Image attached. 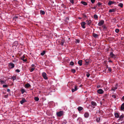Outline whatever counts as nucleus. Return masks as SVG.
Wrapping results in <instances>:
<instances>
[{
	"mask_svg": "<svg viewBox=\"0 0 124 124\" xmlns=\"http://www.w3.org/2000/svg\"><path fill=\"white\" fill-rule=\"evenodd\" d=\"M118 6L121 7V8H122L123 6V4L121 3H120L118 4Z\"/></svg>",
	"mask_w": 124,
	"mask_h": 124,
	"instance_id": "obj_26",
	"label": "nucleus"
},
{
	"mask_svg": "<svg viewBox=\"0 0 124 124\" xmlns=\"http://www.w3.org/2000/svg\"><path fill=\"white\" fill-rule=\"evenodd\" d=\"M8 85H3V88L7 87H8Z\"/></svg>",
	"mask_w": 124,
	"mask_h": 124,
	"instance_id": "obj_35",
	"label": "nucleus"
},
{
	"mask_svg": "<svg viewBox=\"0 0 124 124\" xmlns=\"http://www.w3.org/2000/svg\"><path fill=\"white\" fill-rule=\"evenodd\" d=\"M74 63L73 62L71 61L70 63V65H73L74 64Z\"/></svg>",
	"mask_w": 124,
	"mask_h": 124,
	"instance_id": "obj_34",
	"label": "nucleus"
},
{
	"mask_svg": "<svg viewBox=\"0 0 124 124\" xmlns=\"http://www.w3.org/2000/svg\"><path fill=\"white\" fill-rule=\"evenodd\" d=\"M71 72L73 73H74L76 72V70L75 69H72L71 70Z\"/></svg>",
	"mask_w": 124,
	"mask_h": 124,
	"instance_id": "obj_37",
	"label": "nucleus"
},
{
	"mask_svg": "<svg viewBox=\"0 0 124 124\" xmlns=\"http://www.w3.org/2000/svg\"><path fill=\"white\" fill-rule=\"evenodd\" d=\"M106 68H108V69L109 67H108V65H107L106 66Z\"/></svg>",
	"mask_w": 124,
	"mask_h": 124,
	"instance_id": "obj_62",
	"label": "nucleus"
},
{
	"mask_svg": "<svg viewBox=\"0 0 124 124\" xmlns=\"http://www.w3.org/2000/svg\"><path fill=\"white\" fill-rule=\"evenodd\" d=\"M104 21L103 20H101L98 23V25L99 26H101L104 23Z\"/></svg>",
	"mask_w": 124,
	"mask_h": 124,
	"instance_id": "obj_4",
	"label": "nucleus"
},
{
	"mask_svg": "<svg viewBox=\"0 0 124 124\" xmlns=\"http://www.w3.org/2000/svg\"><path fill=\"white\" fill-rule=\"evenodd\" d=\"M76 41L78 43H79L80 42V40L78 39H77L76 40Z\"/></svg>",
	"mask_w": 124,
	"mask_h": 124,
	"instance_id": "obj_52",
	"label": "nucleus"
},
{
	"mask_svg": "<svg viewBox=\"0 0 124 124\" xmlns=\"http://www.w3.org/2000/svg\"><path fill=\"white\" fill-rule=\"evenodd\" d=\"M116 8H113L112 9H110L109 10V12H114L116 11Z\"/></svg>",
	"mask_w": 124,
	"mask_h": 124,
	"instance_id": "obj_13",
	"label": "nucleus"
},
{
	"mask_svg": "<svg viewBox=\"0 0 124 124\" xmlns=\"http://www.w3.org/2000/svg\"><path fill=\"white\" fill-rule=\"evenodd\" d=\"M81 3L85 6H86L87 5V3L86 2L84 1H81Z\"/></svg>",
	"mask_w": 124,
	"mask_h": 124,
	"instance_id": "obj_16",
	"label": "nucleus"
},
{
	"mask_svg": "<svg viewBox=\"0 0 124 124\" xmlns=\"http://www.w3.org/2000/svg\"><path fill=\"white\" fill-rule=\"evenodd\" d=\"M86 76L87 77H89L90 76V74L88 73H87L86 75Z\"/></svg>",
	"mask_w": 124,
	"mask_h": 124,
	"instance_id": "obj_45",
	"label": "nucleus"
},
{
	"mask_svg": "<svg viewBox=\"0 0 124 124\" xmlns=\"http://www.w3.org/2000/svg\"><path fill=\"white\" fill-rule=\"evenodd\" d=\"M31 67H36V66H35V65H34V64H32L31 65Z\"/></svg>",
	"mask_w": 124,
	"mask_h": 124,
	"instance_id": "obj_53",
	"label": "nucleus"
},
{
	"mask_svg": "<svg viewBox=\"0 0 124 124\" xmlns=\"http://www.w3.org/2000/svg\"><path fill=\"white\" fill-rule=\"evenodd\" d=\"M115 124H124V121L123 122H122L121 124H120L119 123H116Z\"/></svg>",
	"mask_w": 124,
	"mask_h": 124,
	"instance_id": "obj_49",
	"label": "nucleus"
},
{
	"mask_svg": "<svg viewBox=\"0 0 124 124\" xmlns=\"http://www.w3.org/2000/svg\"><path fill=\"white\" fill-rule=\"evenodd\" d=\"M18 16H15L14 17V20H16L17 18H18Z\"/></svg>",
	"mask_w": 124,
	"mask_h": 124,
	"instance_id": "obj_43",
	"label": "nucleus"
},
{
	"mask_svg": "<svg viewBox=\"0 0 124 124\" xmlns=\"http://www.w3.org/2000/svg\"><path fill=\"white\" fill-rule=\"evenodd\" d=\"M86 24L87 25L90 26L91 24L92 21L91 20H87L86 21Z\"/></svg>",
	"mask_w": 124,
	"mask_h": 124,
	"instance_id": "obj_6",
	"label": "nucleus"
},
{
	"mask_svg": "<svg viewBox=\"0 0 124 124\" xmlns=\"http://www.w3.org/2000/svg\"><path fill=\"white\" fill-rule=\"evenodd\" d=\"M91 1L92 4H93L95 1V0H91Z\"/></svg>",
	"mask_w": 124,
	"mask_h": 124,
	"instance_id": "obj_44",
	"label": "nucleus"
},
{
	"mask_svg": "<svg viewBox=\"0 0 124 124\" xmlns=\"http://www.w3.org/2000/svg\"><path fill=\"white\" fill-rule=\"evenodd\" d=\"M93 36L95 38H96L98 36V35L95 33H94L93 34Z\"/></svg>",
	"mask_w": 124,
	"mask_h": 124,
	"instance_id": "obj_25",
	"label": "nucleus"
},
{
	"mask_svg": "<svg viewBox=\"0 0 124 124\" xmlns=\"http://www.w3.org/2000/svg\"><path fill=\"white\" fill-rule=\"evenodd\" d=\"M114 3L115 2L114 1L109 0L108 3V4L109 6H110L112 4H114Z\"/></svg>",
	"mask_w": 124,
	"mask_h": 124,
	"instance_id": "obj_12",
	"label": "nucleus"
},
{
	"mask_svg": "<svg viewBox=\"0 0 124 124\" xmlns=\"http://www.w3.org/2000/svg\"><path fill=\"white\" fill-rule=\"evenodd\" d=\"M119 120H123V114L119 116Z\"/></svg>",
	"mask_w": 124,
	"mask_h": 124,
	"instance_id": "obj_21",
	"label": "nucleus"
},
{
	"mask_svg": "<svg viewBox=\"0 0 124 124\" xmlns=\"http://www.w3.org/2000/svg\"><path fill=\"white\" fill-rule=\"evenodd\" d=\"M25 57L24 56H23L21 58V59L22 60V59H24V58Z\"/></svg>",
	"mask_w": 124,
	"mask_h": 124,
	"instance_id": "obj_54",
	"label": "nucleus"
},
{
	"mask_svg": "<svg viewBox=\"0 0 124 124\" xmlns=\"http://www.w3.org/2000/svg\"><path fill=\"white\" fill-rule=\"evenodd\" d=\"M22 60H23V62H26L27 61V59H22Z\"/></svg>",
	"mask_w": 124,
	"mask_h": 124,
	"instance_id": "obj_48",
	"label": "nucleus"
},
{
	"mask_svg": "<svg viewBox=\"0 0 124 124\" xmlns=\"http://www.w3.org/2000/svg\"><path fill=\"white\" fill-rule=\"evenodd\" d=\"M84 116L85 118H87L89 116V114L88 113L86 112L85 113Z\"/></svg>",
	"mask_w": 124,
	"mask_h": 124,
	"instance_id": "obj_14",
	"label": "nucleus"
},
{
	"mask_svg": "<svg viewBox=\"0 0 124 124\" xmlns=\"http://www.w3.org/2000/svg\"><path fill=\"white\" fill-rule=\"evenodd\" d=\"M40 13L41 15H44L45 14V12L44 11L41 10H40Z\"/></svg>",
	"mask_w": 124,
	"mask_h": 124,
	"instance_id": "obj_24",
	"label": "nucleus"
},
{
	"mask_svg": "<svg viewBox=\"0 0 124 124\" xmlns=\"http://www.w3.org/2000/svg\"><path fill=\"white\" fill-rule=\"evenodd\" d=\"M110 55L111 58L115 59L116 58L115 55L113 54L112 52H110Z\"/></svg>",
	"mask_w": 124,
	"mask_h": 124,
	"instance_id": "obj_9",
	"label": "nucleus"
},
{
	"mask_svg": "<svg viewBox=\"0 0 124 124\" xmlns=\"http://www.w3.org/2000/svg\"><path fill=\"white\" fill-rule=\"evenodd\" d=\"M119 30L118 29H116L115 30V32L116 33H118V32L119 31Z\"/></svg>",
	"mask_w": 124,
	"mask_h": 124,
	"instance_id": "obj_39",
	"label": "nucleus"
},
{
	"mask_svg": "<svg viewBox=\"0 0 124 124\" xmlns=\"http://www.w3.org/2000/svg\"><path fill=\"white\" fill-rule=\"evenodd\" d=\"M31 86L30 85L29 83L26 84L25 85V87L26 88H28Z\"/></svg>",
	"mask_w": 124,
	"mask_h": 124,
	"instance_id": "obj_22",
	"label": "nucleus"
},
{
	"mask_svg": "<svg viewBox=\"0 0 124 124\" xmlns=\"http://www.w3.org/2000/svg\"><path fill=\"white\" fill-rule=\"evenodd\" d=\"M85 24L86 23L85 22H82L81 23L82 27L83 28H85Z\"/></svg>",
	"mask_w": 124,
	"mask_h": 124,
	"instance_id": "obj_11",
	"label": "nucleus"
},
{
	"mask_svg": "<svg viewBox=\"0 0 124 124\" xmlns=\"http://www.w3.org/2000/svg\"><path fill=\"white\" fill-rule=\"evenodd\" d=\"M6 82V81H4L2 80H0V82L2 84H4V83H6L5 82Z\"/></svg>",
	"mask_w": 124,
	"mask_h": 124,
	"instance_id": "obj_33",
	"label": "nucleus"
},
{
	"mask_svg": "<svg viewBox=\"0 0 124 124\" xmlns=\"http://www.w3.org/2000/svg\"><path fill=\"white\" fill-rule=\"evenodd\" d=\"M120 114V113L118 112H116L114 113L115 117L116 118H118L119 117Z\"/></svg>",
	"mask_w": 124,
	"mask_h": 124,
	"instance_id": "obj_3",
	"label": "nucleus"
},
{
	"mask_svg": "<svg viewBox=\"0 0 124 124\" xmlns=\"http://www.w3.org/2000/svg\"><path fill=\"white\" fill-rule=\"evenodd\" d=\"M66 20H69V18L68 17H67L66 18Z\"/></svg>",
	"mask_w": 124,
	"mask_h": 124,
	"instance_id": "obj_63",
	"label": "nucleus"
},
{
	"mask_svg": "<svg viewBox=\"0 0 124 124\" xmlns=\"http://www.w3.org/2000/svg\"><path fill=\"white\" fill-rule=\"evenodd\" d=\"M9 66L11 68H13L14 67V64L12 62L10 63L9 64Z\"/></svg>",
	"mask_w": 124,
	"mask_h": 124,
	"instance_id": "obj_8",
	"label": "nucleus"
},
{
	"mask_svg": "<svg viewBox=\"0 0 124 124\" xmlns=\"http://www.w3.org/2000/svg\"><path fill=\"white\" fill-rule=\"evenodd\" d=\"M94 17L95 19H97L98 17L97 15L95 14L94 15Z\"/></svg>",
	"mask_w": 124,
	"mask_h": 124,
	"instance_id": "obj_29",
	"label": "nucleus"
},
{
	"mask_svg": "<svg viewBox=\"0 0 124 124\" xmlns=\"http://www.w3.org/2000/svg\"><path fill=\"white\" fill-rule=\"evenodd\" d=\"M35 69V68H31L30 70V72H32Z\"/></svg>",
	"mask_w": 124,
	"mask_h": 124,
	"instance_id": "obj_36",
	"label": "nucleus"
},
{
	"mask_svg": "<svg viewBox=\"0 0 124 124\" xmlns=\"http://www.w3.org/2000/svg\"><path fill=\"white\" fill-rule=\"evenodd\" d=\"M101 86V85H97V88H99V87H100Z\"/></svg>",
	"mask_w": 124,
	"mask_h": 124,
	"instance_id": "obj_55",
	"label": "nucleus"
},
{
	"mask_svg": "<svg viewBox=\"0 0 124 124\" xmlns=\"http://www.w3.org/2000/svg\"><path fill=\"white\" fill-rule=\"evenodd\" d=\"M8 95H5L4 96V97L5 98H7L8 97Z\"/></svg>",
	"mask_w": 124,
	"mask_h": 124,
	"instance_id": "obj_47",
	"label": "nucleus"
},
{
	"mask_svg": "<svg viewBox=\"0 0 124 124\" xmlns=\"http://www.w3.org/2000/svg\"><path fill=\"white\" fill-rule=\"evenodd\" d=\"M57 116L59 117H60L63 114V112L62 111H60L56 113Z\"/></svg>",
	"mask_w": 124,
	"mask_h": 124,
	"instance_id": "obj_2",
	"label": "nucleus"
},
{
	"mask_svg": "<svg viewBox=\"0 0 124 124\" xmlns=\"http://www.w3.org/2000/svg\"><path fill=\"white\" fill-rule=\"evenodd\" d=\"M85 64L86 65H88L90 62V61L88 60H86L85 61Z\"/></svg>",
	"mask_w": 124,
	"mask_h": 124,
	"instance_id": "obj_17",
	"label": "nucleus"
},
{
	"mask_svg": "<svg viewBox=\"0 0 124 124\" xmlns=\"http://www.w3.org/2000/svg\"><path fill=\"white\" fill-rule=\"evenodd\" d=\"M7 91L8 92H9L10 91V90L9 89H8L7 90Z\"/></svg>",
	"mask_w": 124,
	"mask_h": 124,
	"instance_id": "obj_56",
	"label": "nucleus"
},
{
	"mask_svg": "<svg viewBox=\"0 0 124 124\" xmlns=\"http://www.w3.org/2000/svg\"><path fill=\"white\" fill-rule=\"evenodd\" d=\"M46 53V51H43V52L41 53L40 54L42 55H43Z\"/></svg>",
	"mask_w": 124,
	"mask_h": 124,
	"instance_id": "obj_27",
	"label": "nucleus"
},
{
	"mask_svg": "<svg viewBox=\"0 0 124 124\" xmlns=\"http://www.w3.org/2000/svg\"><path fill=\"white\" fill-rule=\"evenodd\" d=\"M20 71V70L19 69H16V71L17 73L19 72Z\"/></svg>",
	"mask_w": 124,
	"mask_h": 124,
	"instance_id": "obj_42",
	"label": "nucleus"
},
{
	"mask_svg": "<svg viewBox=\"0 0 124 124\" xmlns=\"http://www.w3.org/2000/svg\"><path fill=\"white\" fill-rule=\"evenodd\" d=\"M91 103L92 105L93 106H96L97 105L96 103L95 102L93 101H92Z\"/></svg>",
	"mask_w": 124,
	"mask_h": 124,
	"instance_id": "obj_23",
	"label": "nucleus"
},
{
	"mask_svg": "<svg viewBox=\"0 0 124 124\" xmlns=\"http://www.w3.org/2000/svg\"><path fill=\"white\" fill-rule=\"evenodd\" d=\"M108 62H112V61L111 60H109L108 61Z\"/></svg>",
	"mask_w": 124,
	"mask_h": 124,
	"instance_id": "obj_60",
	"label": "nucleus"
},
{
	"mask_svg": "<svg viewBox=\"0 0 124 124\" xmlns=\"http://www.w3.org/2000/svg\"><path fill=\"white\" fill-rule=\"evenodd\" d=\"M98 6V5H97V4L95 6V7H96V8H97V6Z\"/></svg>",
	"mask_w": 124,
	"mask_h": 124,
	"instance_id": "obj_61",
	"label": "nucleus"
},
{
	"mask_svg": "<svg viewBox=\"0 0 124 124\" xmlns=\"http://www.w3.org/2000/svg\"><path fill=\"white\" fill-rule=\"evenodd\" d=\"M117 85V84H116V87H113L111 89V90L114 91H115V90L117 88V87H116V85Z\"/></svg>",
	"mask_w": 124,
	"mask_h": 124,
	"instance_id": "obj_20",
	"label": "nucleus"
},
{
	"mask_svg": "<svg viewBox=\"0 0 124 124\" xmlns=\"http://www.w3.org/2000/svg\"><path fill=\"white\" fill-rule=\"evenodd\" d=\"M64 41L63 40H62V41L60 43V44L61 45H63V44L64 42Z\"/></svg>",
	"mask_w": 124,
	"mask_h": 124,
	"instance_id": "obj_38",
	"label": "nucleus"
},
{
	"mask_svg": "<svg viewBox=\"0 0 124 124\" xmlns=\"http://www.w3.org/2000/svg\"><path fill=\"white\" fill-rule=\"evenodd\" d=\"M26 101H27L25 99L23 98L22 99V100L20 101V102L21 104H23L24 102Z\"/></svg>",
	"mask_w": 124,
	"mask_h": 124,
	"instance_id": "obj_10",
	"label": "nucleus"
},
{
	"mask_svg": "<svg viewBox=\"0 0 124 124\" xmlns=\"http://www.w3.org/2000/svg\"><path fill=\"white\" fill-rule=\"evenodd\" d=\"M97 93L100 94H102L104 93V91L101 89H100L97 91Z\"/></svg>",
	"mask_w": 124,
	"mask_h": 124,
	"instance_id": "obj_5",
	"label": "nucleus"
},
{
	"mask_svg": "<svg viewBox=\"0 0 124 124\" xmlns=\"http://www.w3.org/2000/svg\"><path fill=\"white\" fill-rule=\"evenodd\" d=\"M82 60H79L78 61V63L80 66H81L82 65Z\"/></svg>",
	"mask_w": 124,
	"mask_h": 124,
	"instance_id": "obj_15",
	"label": "nucleus"
},
{
	"mask_svg": "<svg viewBox=\"0 0 124 124\" xmlns=\"http://www.w3.org/2000/svg\"><path fill=\"white\" fill-rule=\"evenodd\" d=\"M113 20H114V22H116V19H115V18H114V19H113Z\"/></svg>",
	"mask_w": 124,
	"mask_h": 124,
	"instance_id": "obj_57",
	"label": "nucleus"
},
{
	"mask_svg": "<svg viewBox=\"0 0 124 124\" xmlns=\"http://www.w3.org/2000/svg\"><path fill=\"white\" fill-rule=\"evenodd\" d=\"M112 97L114 98H116V95H112Z\"/></svg>",
	"mask_w": 124,
	"mask_h": 124,
	"instance_id": "obj_50",
	"label": "nucleus"
},
{
	"mask_svg": "<svg viewBox=\"0 0 124 124\" xmlns=\"http://www.w3.org/2000/svg\"><path fill=\"white\" fill-rule=\"evenodd\" d=\"M78 88V86L76 85H75L72 87V88L71 89V91L72 92H73L77 91Z\"/></svg>",
	"mask_w": 124,
	"mask_h": 124,
	"instance_id": "obj_1",
	"label": "nucleus"
},
{
	"mask_svg": "<svg viewBox=\"0 0 124 124\" xmlns=\"http://www.w3.org/2000/svg\"><path fill=\"white\" fill-rule=\"evenodd\" d=\"M83 109V108L81 107H79L78 108V111H80L82 110Z\"/></svg>",
	"mask_w": 124,
	"mask_h": 124,
	"instance_id": "obj_18",
	"label": "nucleus"
},
{
	"mask_svg": "<svg viewBox=\"0 0 124 124\" xmlns=\"http://www.w3.org/2000/svg\"><path fill=\"white\" fill-rule=\"evenodd\" d=\"M102 3L100 2H98L97 3V5L98 7H100L102 4Z\"/></svg>",
	"mask_w": 124,
	"mask_h": 124,
	"instance_id": "obj_31",
	"label": "nucleus"
},
{
	"mask_svg": "<svg viewBox=\"0 0 124 124\" xmlns=\"http://www.w3.org/2000/svg\"><path fill=\"white\" fill-rule=\"evenodd\" d=\"M122 99L124 100V96L122 97Z\"/></svg>",
	"mask_w": 124,
	"mask_h": 124,
	"instance_id": "obj_59",
	"label": "nucleus"
},
{
	"mask_svg": "<svg viewBox=\"0 0 124 124\" xmlns=\"http://www.w3.org/2000/svg\"><path fill=\"white\" fill-rule=\"evenodd\" d=\"M12 78L13 79V81L16 79V77L15 76H13Z\"/></svg>",
	"mask_w": 124,
	"mask_h": 124,
	"instance_id": "obj_40",
	"label": "nucleus"
},
{
	"mask_svg": "<svg viewBox=\"0 0 124 124\" xmlns=\"http://www.w3.org/2000/svg\"><path fill=\"white\" fill-rule=\"evenodd\" d=\"M34 99L36 101H38L39 100V99L37 97H35L34 98Z\"/></svg>",
	"mask_w": 124,
	"mask_h": 124,
	"instance_id": "obj_28",
	"label": "nucleus"
},
{
	"mask_svg": "<svg viewBox=\"0 0 124 124\" xmlns=\"http://www.w3.org/2000/svg\"><path fill=\"white\" fill-rule=\"evenodd\" d=\"M74 0H70V2L72 4L74 3Z\"/></svg>",
	"mask_w": 124,
	"mask_h": 124,
	"instance_id": "obj_41",
	"label": "nucleus"
},
{
	"mask_svg": "<svg viewBox=\"0 0 124 124\" xmlns=\"http://www.w3.org/2000/svg\"><path fill=\"white\" fill-rule=\"evenodd\" d=\"M120 109L122 110L124 109V102L121 105L120 107Z\"/></svg>",
	"mask_w": 124,
	"mask_h": 124,
	"instance_id": "obj_19",
	"label": "nucleus"
},
{
	"mask_svg": "<svg viewBox=\"0 0 124 124\" xmlns=\"http://www.w3.org/2000/svg\"><path fill=\"white\" fill-rule=\"evenodd\" d=\"M108 70L110 72H111V69L110 67L108 69Z\"/></svg>",
	"mask_w": 124,
	"mask_h": 124,
	"instance_id": "obj_46",
	"label": "nucleus"
},
{
	"mask_svg": "<svg viewBox=\"0 0 124 124\" xmlns=\"http://www.w3.org/2000/svg\"><path fill=\"white\" fill-rule=\"evenodd\" d=\"M100 118L99 117H98L96 118V121L98 123L99 122H100Z\"/></svg>",
	"mask_w": 124,
	"mask_h": 124,
	"instance_id": "obj_30",
	"label": "nucleus"
},
{
	"mask_svg": "<svg viewBox=\"0 0 124 124\" xmlns=\"http://www.w3.org/2000/svg\"><path fill=\"white\" fill-rule=\"evenodd\" d=\"M21 91L22 94H23L25 92V91L24 89H22Z\"/></svg>",
	"mask_w": 124,
	"mask_h": 124,
	"instance_id": "obj_32",
	"label": "nucleus"
},
{
	"mask_svg": "<svg viewBox=\"0 0 124 124\" xmlns=\"http://www.w3.org/2000/svg\"><path fill=\"white\" fill-rule=\"evenodd\" d=\"M42 75L44 78L45 79H47L48 78L46 76V74L45 73L43 72L42 73Z\"/></svg>",
	"mask_w": 124,
	"mask_h": 124,
	"instance_id": "obj_7",
	"label": "nucleus"
},
{
	"mask_svg": "<svg viewBox=\"0 0 124 124\" xmlns=\"http://www.w3.org/2000/svg\"><path fill=\"white\" fill-rule=\"evenodd\" d=\"M123 118H124V114H123Z\"/></svg>",
	"mask_w": 124,
	"mask_h": 124,
	"instance_id": "obj_64",
	"label": "nucleus"
},
{
	"mask_svg": "<svg viewBox=\"0 0 124 124\" xmlns=\"http://www.w3.org/2000/svg\"><path fill=\"white\" fill-rule=\"evenodd\" d=\"M91 8L92 9H95L96 8V7H95V6L94 7H91Z\"/></svg>",
	"mask_w": 124,
	"mask_h": 124,
	"instance_id": "obj_58",
	"label": "nucleus"
},
{
	"mask_svg": "<svg viewBox=\"0 0 124 124\" xmlns=\"http://www.w3.org/2000/svg\"><path fill=\"white\" fill-rule=\"evenodd\" d=\"M102 27L104 29H106V27L105 26V25L103 26Z\"/></svg>",
	"mask_w": 124,
	"mask_h": 124,
	"instance_id": "obj_51",
	"label": "nucleus"
}]
</instances>
